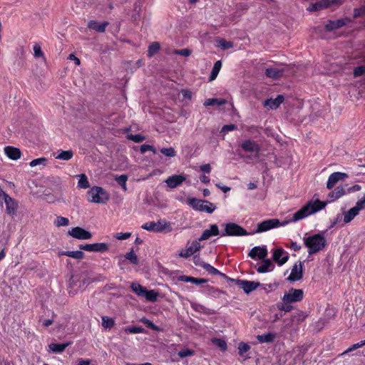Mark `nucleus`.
Instances as JSON below:
<instances>
[{"instance_id":"obj_23","label":"nucleus","mask_w":365,"mask_h":365,"mask_svg":"<svg viewBox=\"0 0 365 365\" xmlns=\"http://www.w3.org/2000/svg\"><path fill=\"white\" fill-rule=\"evenodd\" d=\"M284 100V97L282 95H278L277 97L274 99L269 98L267 99L264 102V106L267 107L269 109H276L277 108L281 103H283Z\"/></svg>"},{"instance_id":"obj_49","label":"nucleus","mask_w":365,"mask_h":365,"mask_svg":"<svg viewBox=\"0 0 365 365\" xmlns=\"http://www.w3.org/2000/svg\"><path fill=\"white\" fill-rule=\"evenodd\" d=\"M128 180V176L126 175H121L119 176H116L115 178V180L125 190H126V181Z\"/></svg>"},{"instance_id":"obj_29","label":"nucleus","mask_w":365,"mask_h":365,"mask_svg":"<svg viewBox=\"0 0 365 365\" xmlns=\"http://www.w3.org/2000/svg\"><path fill=\"white\" fill-rule=\"evenodd\" d=\"M330 6V1L329 0H322L315 4H312L309 10L310 11H316L318 10H322L324 9H327Z\"/></svg>"},{"instance_id":"obj_34","label":"nucleus","mask_w":365,"mask_h":365,"mask_svg":"<svg viewBox=\"0 0 365 365\" xmlns=\"http://www.w3.org/2000/svg\"><path fill=\"white\" fill-rule=\"evenodd\" d=\"M61 255L68 256L76 259H82L85 257V254L81 250L77 251H63L60 253Z\"/></svg>"},{"instance_id":"obj_21","label":"nucleus","mask_w":365,"mask_h":365,"mask_svg":"<svg viewBox=\"0 0 365 365\" xmlns=\"http://www.w3.org/2000/svg\"><path fill=\"white\" fill-rule=\"evenodd\" d=\"M219 233L220 232L217 225L215 224L211 225L209 230H205L203 231L202 235L198 239V240L203 241L208 240L212 236L218 235Z\"/></svg>"},{"instance_id":"obj_14","label":"nucleus","mask_w":365,"mask_h":365,"mask_svg":"<svg viewBox=\"0 0 365 365\" xmlns=\"http://www.w3.org/2000/svg\"><path fill=\"white\" fill-rule=\"evenodd\" d=\"M350 21L351 19L347 17L337 20H329L325 24L324 28L327 31H332L341 28Z\"/></svg>"},{"instance_id":"obj_63","label":"nucleus","mask_w":365,"mask_h":365,"mask_svg":"<svg viewBox=\"0 0 365 365\" xmlns=\"http://www.w3.org/2000/svg\"><path fill=\"white\" fill-rule=\"evenodd\" d=\"M130 232H119L115 235V237L119 240H123L128 239L130 237Z\"/></svg>"},{"instance_id":"obj_58","label":"nucleus","mask_w":365,"mask_h":365,"mask_svg":"<svg viewBox=\"0 0 365 365\" xmlns=\"http://www.w3.org/2000/svg\"><path fill=\"white\" fill-rule=\"evenodd\" d=\"M365 74L364 65L356 66L354 69V77L361 76Z\"/></svg>"},{"instance_id":"obj_43","label":"nucleus","mask_w":365,"mask_h":365,"mask_svg":"<svg viewBox=\"0 0 365 365\" xmlns=\"http://www.w3.org/2000/svg\"><path fill=\"white\" fill-rule=\"evenodd\" d=\"M192 308L198 312H201L207 315L213 314H215V312L204 305L202 304H195V306H192Z\"/></svg>"},{"instance_id":"obj_52","label":"nucleus","mask_w":365,"mask_h":365,"mask_svg":"<svg viewBox=\"0 0 365 365\" xmlns=\"http://www.w3.org/2000/svg\"><path fill=\"white\" fill-rule=\"evenodd\" d=\"M290 304L291 303H287L282 301V303L277 304V308L281 311L289 312L293 309V306H292Z\"/></svg>"},{"instance_id":"obj_8","label":"nucleus","mask_w":365,"mask_h":365,"mask_svg":"<svg viewBox=\"0 0 365 365\" xmlns=\"http://www.w3.org/2000/svg\"><path fill=\"white\" fill-rule=\"evenodd\" d=\"M304 292L300 289H289V292L285 293L282 297V301L287 303H294L303 299Z\"/></svg>"},{"instance_id":"obj_5","label":"nucleus","mask_w":365,"mask_h":365,"mask_svg":"<svg viewBox=\"0 0 365 365\" xmlns=\"http://www.w3.org/2000/svg\"><path fill=\"white\" fill-rule=\"evenodd\" d=\"M225 226V230L222 233V236H244L249 235L245 228L235 222H228Z\"/></svg>"},{"instance_id":"obj_15","label":"nucleus","mask_w":365,"mask_h":365,"mask_svg":"<svg viewBox=\"0 0 365 365\" xmlns=\"http://www.w3.org/2000/svg\"><path fill=\"white\" fill-rule=\"evenodd\" d=\"M4 200L6 204V213L11 217L16 215L19 207L18 202L9 195H6V197H5Z\"/></svg>"},{"instance_id":"obj_35","label":"nucleus","mask_w":365,"mask_h":365,"mask_svg":"<svg viewBox=\"0 0 365 365\" xmlns=\"http://www.w3.org/2000/svg\"><path fill=\"white\" fill-rule=\"evenodd\" d=\"M275 337L274 333L269 332L266 334L257 335V339L259 343H271L274 341Z\"/></svg>"},{"instance_id":"obj_9","label":"nucleus","mask_w":365,"mask_h":365,"mask_svg":"<svg viewBox=\"0 0 365 365\" xmlns=\"http://www.w3.org/2000/svg\"><path fill=\"white\" fill-rule=\"evenodd\" d=\"M68 235L81 240H90L92 237L91 232L81 227H73L71 230H68Z\"/></svg>"},{"instance_id":"obj_62","label":"nucleus","mask_w":365,"mask_h":365,"mask_svg":"<svg viewBox=\"0 0 365 365\" xmlns=\"http://www.w3.org/2000/svg\"><path fill=\"white\" fill-rule=\"evenodd\" d=\"M192 259L196 266H200L204 268V266L207 264L206 262H204L198 255H194Z\"/></svg>"},{"instance_id":"obj_31","label":"nucleus","mask_w":365,"mask_h":365,"mask_svg":"<svg viewBox=\"0 0 365 365\" xmlns=\"http://www.w3.org/2000/svg\"><path fill=\"white\" fill-rule=\"evenodd\" d=\"M297 327L293 324V318L289 320L284 321V325L282 328V331L285 334H292V331H297Z\"/></svg>"},{"instance_id":"obj_32","label":"nucleus","mask_w":365,"mask_h":365,"mask_svg":"<svg viewBox=\"0 0 365 365\" xmlns=\"http://www.w3.org/2000/svg\"><path fill=\"white\" fill-rule=\"evenodd\" d=\"M71 344V341H67L63 344H54L52 343L49 345V349L51 351L55 353H61L63 352L66 347Z\"/></svg>"},{"instance_id":"obj_59","label":"nucleus","mask_w":365,"mask_h":365,"mask_svg":"<svg viewBox=\"0 0 365 365\" xmlns=\"http://www.w3.org/2000/svg\"><path fill=\"white\" fill-rule=\"evenodd\" d=\"M364 345H365V340L361 341L360 342L353 344L351 347H349L348 349H346L343 354H346L348 352L356 350Z\"/></svg>"},{"instance_id":"obj_7","label":"nucleus","mask_w":365,"mask_h":365,"mask_svg":"<svg viewBox=\"0 0 365 365\" xmlns=\"http://www.w3.org/2000/svg\"><path fill=\"white\" fill-rule=\"evenodd\" d=\"M286 224H287V222H283L281 223L278 219H269L264 220L257 225V228L255 233L266 232L272 228L278 227L281 225H285Z\"/></svg>"},{"instance_id":"obj_45","label":"nucleus","mask_w":365,"mask_h":365,"mask_svg":"<svg viewBox=\"0 0 365 365\" xmlns=\"http://www.w3.org/2000/svg\"><path fill=\"white\" fill-rule=\"evenodd\" d=\"M217 46L220 47L222 50H227L231 48L234 46V44L232 41H226L224 38H220L217 41Z\"/></svg>"},{"instance_id":"obj_56","label":"nucleus","mask_w":365,"mask_h":365,"mask_svg":"<svg viewBox=\"0 0 365 365\" xmlns=\"http://www.w3.org/2000/svg\"><path fill=\"white\" fill-rule=\"evenodd\" d=\"M194 354H195V351L193 350H191L189 349H182V350L178 352V356L180 358H185L187 356H193Z\"/></svg>"},{"instance_id":"obj_51","label":"nucleus","mask_w":365,"mask_h":365,"mask_svg":"<svg viewBox=\"0 0 365 365\" xmlns=\"http://www.w3.org/2000/svg\"><path fill=\"white\" fill-rule=\"evenodd\" d=\"M250 349V346L245 342H240L238 345V354L243 356L245 353Z\"/></svg>"},{"instance_id":"obj_2","label":"nucleus","mask_w":365,"mask_h":365,"mask_svg":"<svg viewBox=\"0 0 365 365\" xmlns=\"http://www.w3.org/2000/svg\"><path fill=\"white\" fill-rule=\"evenodd\" d=\"M304 244L308 249L309 255H312L324 250L327 242L324 234L317 233L304 237Z\"/></svg>"},{"instance_id":"obj_60","label":"nucleus","mask_w":365,"mask_h":365,"mask_svg":"<svg viewBox=\"0 0 365 365\" xmlns=\"http://www.w3.org/2000/svg\"><path fill=\"white\" fill-rule=\"evenodd\" d=\"M148 150L152 151L154 154L156 153V150H155V148L153 147L152 145L144 144V145H142L140 148V151L141 153H145V152H147Z\"/></svg>"},{"instance_id":"obj_41","label":"nucleus","mask_w":365,"mask_h":365,"mask_svg":"<svg viewBox=\"0 0 365 365\" xmlns=\"http://www.w3.org/2000/svg\"><path fill=\"white\" fill-rule=\"evenodd\" d=\"M125 258L133 264L138 265L139 264L138 258L135 255L133 249H131L129 252L125 255Z\"/></svg>"},{"instance_id":"obj_37","label":"nucleus","mask_w":365,"mask_h":365,"mask_svg":"<svg viewBox=\"0 0 365 365\" xmlns=\"http://www.w3.org/2000/svg\"><path fill=\"white\" fill-rule=\"evenodd\" d=\"M58 155L56 156V159L63 160H69L73 156V152L71 150H58Z\"/></svg>"},{"instance_id":"obj_64","label":"nucleus","mask_w":365,"mask_h":365,"mask_svg":"<svg viewBox=\"0 0 365 365\" xmlns=\"http://www.w3.org/2000/svg\"><path fill=\"white\" fill-rule=\"evenodd\" d=\"M359 210H361L365 208V193L364 197L359 200L355 205Z\"/></svg>"},{"instance_id":"obj_16","label":"nucleus","mask_w":365,"mask_h":365,"mask_svg":"<svg viewBox=\"0 0 365 365\" xmlns=\"http://www.w3.org/2000/svg\"><path fill=\"white\" fill-rule=\"evenodd\" d=\"M268 254L267 249L266 246H257L253 247L248 253V256L255 259L257 257H258L260 259H264L267 257Z\"/></svg>"},{"instance_id":"obj_12","label":"nucleus","mask_w":365,"mask_h":365,"mask_svg":"<svg viewBox=\"0 0 365 365\" xmlns=\"http://www.w3.org/2000/svg\"><path fill=\"white\" fill-rule=\"evenodd\" d=\"M235 283L240 286V287L242 288L246 294L250 293L262 285L257 282L244 279H237L235 280Z\"/></svg>"},{"instance_id":"obj_6","label":"nucleus","mask_w":365,"mask_h":365,"mask_svg":"<svg viewBox=\"0 0 365 365\" xmlns=\"http://www.w3.org/2000/svg\"><path fill=\"white\" fill-rule=\"evenodd\" d=\"M142 228L154 232H162L165 230L170 232L172 230L170 222H165L163 224L160 221L146 222L142 225Z\"/></svg>"},{"instance_id":"obj_17","label":"nucleus","mask_w":365,"mask_h":365,"mask_svg":"<svg viewBox=\"0 0 365 365\" xmlns=\"http://www.w3.org/2000/svg\"><path fill=\"white\" fill-rule=\"evenodd\" d=\"M186 178L182 175H173L167 178L165 182L170 188H175L180 185L184 181H185Z\"/></svg>"},{"instance_id":"obj_36","label":"nucleus","mask_w":365,"mask_h":365,"mask_svg":"<svg viewBox=\"0 0 365 365\" xmlns=\"http://www.w3.org/2000/svg\"><path fill=\"white\" fill-rule=\"evenodd\" d=\"M227 103V101L222 98H208L205 103L204 106H223Z\"/></svg>"},{"instance_id":"obj_3","label":"nucleus","mask_w":365,"mask_h":365,"mask_svg":"<svg viewBox=\"0 0 365 365\" xmlns=\"http://www.w3.org/2000/svg\"><path fill=\"white\" fill-rule=\"evenodd\" d=\"M87 196L90 202L98 204L106 203L109 199V195L103 187L98 186L93 187L88 192Z\"/></svg>"},{"instance_id":"obj_42","label":"nucleus","mask_w":365,"mask_h":365,"mask_svg":"<svg viewBox=\"0 0 365 365\" xmlns=\"http://www.w3.org/2000/svg\"><path fill=\"white\" fill-rule=\"evenodd\" d=\"M78 177L79 178V180L78 182V186L79 187L86 189L90 187V184H89L88 178L85 174L78 175Z\"/></svg>"},{"instance_id":"obj_46","label":"nucleus","mask_w":365,"mask_h":365,"mask_svg":"<svg viewBox=\"0 0 365 365\" xmlns=\"http://www.w3.org/2000/svg\"><path fill=\"white\" fill-rule=\"evenodd\" d=\"M212 342L219 347L222 351H225L227 348V342L225 340L220 338H213Z\"/></svg>"},{"instance_id":"obj_47","label":"nucleus","mask_w":365,"mask_h":365,"mask_svg":"<svg viewBox=\"0 0 365 365\" xmlns=\"http://www.w3.org/2000/svg\"><path fill=\"white\" fill-rule=\"evenodd\" d=\"M115 324L114 320L107 316L102 317V325L106 329H110Z\"/></svg>"},{"instance_id":"obj_25","label":"nucleus","mask_w":365,"mask_h":365,"mask_svg":"<svg viewBox=\"0 0 365 365\" xmlns=\"http://www.w3.org/2000/svg\"><path fill=\"white\" fill-rule=\"evenodd\" d=\"M108 24L109 23L108 21H103L99 24L98 21L92 20L88 23V27L97 32L103 33Z\"/></svg>"},{"instance_id":"obj_4","label":"nucleus","mask_w":365,"mask_h":365,"mask_svg":"<svg viewBox=\"0 0 365 365\" xmlns=\"http://www.w3.org/2000/svg\"><path fill=\"white\" fill-rule=\"evenodd\" d=\"M187 204L195 210L206 212L207 213H212L216 209L213 203L207 200H199L195 197L188 198Z\"/></svg>"},{"instance_id":"obj_48","label":"nucleus","mask_w":365,"mask_h":365,"mask_svg":"<svg viewBox=\"0 0 365 365\" xmlns=\"http://www.w3.org/2000/svg\"><path fill=\"white\" fill-rule=\"evenodd\" d=\"M54 225L57 227L67 226L69 225V220L66 217L58 216L54 221Z\"/></svg>"},{"instance_id":"obj_19","label":"nucleus","mask_w":365,"mask_h":365,"mask_svg":"<svg viewBox=\"0 0 365 365\" xmlns=\"http://www.w3.org/2000/svg\"><path fill=\"white\" fill-rule=\"evenodd\" d=\"M284 71V68L274 67L266 68L264 73L267 77L277 80L283 76Z\"/></svg>"},{"instance_id":"obj_10","label":"nucleus","mask_w":365,"mask_h":365,"mask_svg":"<svg viewBox=\"0 0 365 365\" xmlns=\"http://www.w3.org/2000/svg\"><path fill=\"white\" fill-rule=\"evenodd\" d=\"M349 178L348 174L341 172H335L331 173L327 182V188L329 190L332 189L338 182L344 181Z\"/></svg>"},{"instance_id":"obj_50","label":"nucleus","mask_w":365,"mask_h":365,"mask_svg":"<svg viewBox=\"0 0 365 365\" xmlns=\"http://www.w3.org/2000/svg\"><path fill=\"white\" fill-rule=\"evenodd\" d=\"M127 138L128 140H130L135 143H138L143 142L145 139V137L140 134H135V135L128 134L127 135Z\"/></svg>"},{"instance_id":"obj_55","label":"nucleus","mask_w":365,"mask_h":365,"mask_svg":"<svg viewBox=\"0 0 365 365\" xmlns=\"http://www.w3.org/2000/svg\"><path fill=\"white\" fill-rule=\"evenodd\" d=\"M204 269L210 274H212V275H217L218 274H220V272L216 268H215L214 267H212V265H210V264L207 263L205 266H204Z\"/></svg>"},{"instance_id":"obj_11","label":"nucleus","mask_w":365,"mask_h":365,"mask_svg":"<svg viewBox=\"0 0 365 365\" xmlns=\"http://www.w3.org/2000/svg\"><path fill=\"white\" fill-rule=\"evenodd\" d=\"M272 259L279 266H282L288 261L289 254L282 247H277L273 252Z\"/></svg>"},{"instance_id":"obj_24","label":"nucleus","mask_w":365,"mask_h":365,"mask_svg":"<svg viewBox=\"0 0 365 365\" xmlns=\"http://www.w3.org/2000/svg\"><path fill=\"white\" fill-rule=\"evenodd\" d=\"M346 194V189L343 186L340 185L337 186L334 190L331 191L328 194V197L330 198L329 202H333L345 195Z\"/></svg>"},{"instance_id":"obj_54","label":"nucleus","mask_w":365,"mask_h":365,"mask_svg":"<svg viewBox=\"0 0 365 365\" xmlns=\"http://www.w3.org/2000/svg\"><path fill=\"white\" fill-rule=\"evenodd\" d=\"M160 152L165 156L168 157H174L176 155V151L171 147L168 148H163L160 150Z\"/></svg>"},{"instance_id":"obj_27","label":"nucleus","mask_w":365,"mask_h":365,"mask_svg":"<svg viewBox=\"0 0 365 365\" xmlns=\"http://www.w3.org/2000/svg\"><path fill=\"white\" fill-rule=\"evenodd\" d=\"M203 293L214 298H219L221 294H225V292L215 287L207 285L205 287Z\"/></svg>"},{"instance_id":"obj_40","label":"nucleus","mask_w":365,"mask_h":365,"mask_svg":"<svg viewBox=\"0 0 365 365\" xmlns=\"http://www.w3.org/2000/svg\"><path fill=\"white\" fill-rule=\"evenodd\" d=\"M158 295H159V293L153 289H152V290L146 289L143 297H145V299L148 301L155 302L158 300Z\"/></svg>"},{"instance_id":"obj_44","label":"nucleus","mask_w":365,"mask_h":365,"mask_svg":"<svg viewBox=\"0 0 365 365\" xmlns=\"http://www.w3.org/2000/svg\"><path fill=\"white\" fill-rule=\"evenodd\" d=\"M160 46L158 42L152 43L148 47V56L152 57L153 55H155L160 51Z\"/></svg>"},{"instance_id":"obj_39","label":"nucleus","mask_w":365,"mask_h":365,"mask_svg":"<svg viewBox=\"0 0 365 365\" xmlns=\"http://www.w3.org/2000/svg\"><path fill=\"white\" fill-rule=\"evenodd\" d=\"M133 292H135L137 295L143 297L146 290V288L141 286L138 283H132L130 286Z\"/></svg>"},{"instance_id":"obj_20","label":"nucleus","mask_w":365,"mask_h":365,"mask_svg":"<svg viewBox=\"0 0 365 365\" xmlns=\"http://www.w3.org/2000/svg\"><path fill=\"white\" fill-rule=\"evenodd\" d=\"M85 248L87 252H107L109 249L108 245L104 242L86 244Z\"/></svg>"},{"instance_id":"obj_33","label":"nucleus","mask_w":365,"mask_h":365,"mask_svg":"<svg viewBox=\"0 0 365 365\" xmlns=\"http://www.w3.org/2000/svg\"><path fill=\"white\" fill-rule=\"evenodd\" d=\"M359 211L356 206L351 208L344 214V222L345 223L350 222L359 214Z\"/></svg>"},{"instance_id":"obj_28","label":"nucleus","mask_w":365,"mask_h":365,"mask_svg":"<svg viewBox=\"0 0 365 365\" xmlns=\"http://www.w3.org/2000/svg\"><path fill=\"white\" fill-rule=\"evenodd\" d=\"M274 268V265L272 264L271 260L269 259H262V264L260 265L257 269V271L259 273H265L269 271L272 270Z\"/></svg>"},{"instance_id":"obj_1","label":"nucleus","mask_w":365,"mask_h":365,"mask_svg":"<svg viewBox=\"0 0 365 365\" xmlns=\"http://www.w3.org/2000/svg\"><path fill=\"white\" fill-rule=\"evenodd\" d=\"M327 205V202H322L319 199L310 200L293 215L292 221L297 222L302 220L307 216L324 209Z\"/></svg>"},{"instance_id":"obj_53","label":"nucleus","mask_w":365,"mask_h":365,"mask_svg":"<svg viewBox=\"0 0 365 365\" xmlns=\"http://www.w3.org/2000/svg\"><path fill=\"white\" fill-rule=\"evenodd\" d=\"M125 331L130 334H139L144 332L145 329L141 327H131L125 328Z\"/></svg>"},{"instance_id":"obj_13","label":"nucleus","mask_w":365,"mask_h":365,"mask_svg":"<svg viewBox=\"0 0 365 365\" xmlns=\"http://www.w3.org/2000/svg\"><path fill=\"white\" fill-rule=\"evenodd\" d=\"M303 277V263L299 261V265L295 263L292 268L291 273L287 277V280L290 282H296L300 280Z\"/></svg>"},{"instance_id":"obj_61","label":"nucleus","mask_w":365,"mask_h":365,"mask_svg":"<svg viewBox=\"0 0 365 365\" xmlns=\"http://www.w3.org/2000/svg\"><path fill=\"white\" fill-rule=\"evenodd\" d=\"M33 50L34 51V56L35 57H41L43 56V53L41 50V48L39 44L36 43L34 46Z\"/></svg>"},{"instance_id":"obj_57","label":"nucleus","mask_w":365,"mask_h":365,"mask_svg":"<svg viewBox=\"0 0 365 365\" xmlns=\"http://www.w3.org/2000/svg\"><path fill=\"white\" fill-rule=\"evenodd\" d=\"M47 162V159L46 158H40L37 159H34L30 163L31 167H35L37 165H46V163Z\"/></svg>"},{"instance_id":"obj_30","label":"nucleus","mask_w":365,"mask_h":365,"mask_svg":"<svg viewBox=\"0 0 365 365\" xmlns=\"http://www.w3.org/2000/svg\"><path fill=\"white\" fill-rule=\"evenodd\" d=\"M179 279L185 282H191L195 284H201L207 282L208 279L203 278H195L190 276L182 275Z\"/></svg>"},{"instance_id":"obj_18","label":"nucleus","mask_w":365,"mask_h":365,"mask_svg":"<svg viewBox=\"0 0 365 365\" xmlns=\"http://www.w3.org/2000/svg\"><path fill=\"white\" fill-rule=\"evenodd\" d=\"M200 249V242L197 241H193L192 242V245L188 248L183 249L180 252L179 256L184 258H187L191 255H194Z\"/></svg>"},{"instance_id":"obj_26","label":"nucleus","mask_w":365,"mask_h":365,"mask_svg":"<svg viewBox=\"0 0 365 365\" xmlns=\"http://www.w3.org/2000/svg\"><path fill=\"white\" fill-rule=\"evenodd\" d=\"M4 152L6 156L11 160H18L21 158V150L12 146H6L4 148Z\"/></svg>"},{"instance_id":"obj_22","label":"nucleus","mask_w":365,"mask_h":365,"mask_svg":"<svg viewBox=\"0 0 365 365\" xmlns=\"http://www.w3.org/2000/svg\"><path fill=\"white\" fill-rule=\"evenodd\" d=\"M241 148L245 152H255L258 153L260 150L259 145L252 140H247L242 142Z\"/></svg>"},{"instance_id":"obj_38","label":"nucleus","mask_w":365,"mask_h":365,"mask_svg":"<svg viewBox=\"0 0 365 365\" xmlns=\"http://www.w3.org/2000/svg\"><path fill=\"white\" fill-rule=\"evenodd\" d=\"M221 67H222V61H217L214 63L213 68L212 69V71H211V73H210V76L209 78L210 81H214L217 78V76L221 69Z\"/></svg>"}]
</instances>
